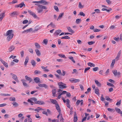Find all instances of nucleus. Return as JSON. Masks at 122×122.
Instances as JSON below:
<instances>
[{"instance_id":"nucleus-25","label":"nucleus","mask_w":122,"mask_h":122,"mask_svg":"<svg viewBox=\"0 0 122 122\" xmlns=\"http://www.w3.org/2000/svg\"><path fill=\"white\" fill-rule=\"evenodd\" d=\"M50 100L52 103L54 104H57V102L56 101V100L53 99H50Z\"/></svg>"},{"instance_id":"nucleus-37","label":"nucleus","mask_w":122,"mask_h":122,"mask_svg":"<svg viewBox=\"0 0 122 122\" xmlns=\"http://www.w3.org/2000/svg\"><path fill=\"white\" fill-rule=\"evenodd\" d=\"M50 25H51L52 27H55V25L53 24L52 22H51L50 24L47 25V27H48Z\"/></svg>"},{"instance_id":"nucleus-8","label":"nucleus","mask_w":122,"mask_h":122,"mask_svg":"<svg viewBox=\"0 0 122 122\" xmlns=\"http://www.w3.org/2000/svg\"><path fill=\"white\" fill-rule=\"evenodd\" d=\"M38 86L41 87H44L45 89H47L48 88V86L45 84H39Z\"/></svg>"},{"instance_id":"nucleus-48","label":"nucleus","mask_w":122,"mask_h":122,"mask_svg":"<svg viewBox=\"0 0 122 122\" xmlns=\"http://www.w3.org/2000/svg\"><path fill=\"white\" fill-rule=\"evenodd\" d=\"M80 15L81 16H85V15L81 11L79 13V14L78 15Z\"/></svg>"},{"instance_id":"nucleus-3","label":"nucleus","mask_w":122,"mask_h":122,"mask_svg":"<svg viewBox=\"0 0 122 122\" xmlns=\"http://www.w3.org/2000/svg\"><path fill=\"white\" fill-rule=\"evenodd\" d=\"M31 100L33 101L35 103L39 105H42L45 104V102L42 101H37V99L35 98H33L30 99Z\"/></svg>"},{"instance_id":"nucleus-30","label":"nucleus","mask_w":122,"mask_h":122,"mask_svg":"<svg viewBox=\"0 0 122 122\" xmlns=\"http://www.w3.org/2000/svg\"><path fill=\"white\" fill-rule=\"evenodd\" d=\"M78 7L80 9H82L84 7V6L82 5L81 2H79L78 5Z\"/></svg>"},{"instance_id":"nucleus-46","label":"nucleus","mask_w":122,"mask_h":122,"mask_svg":"<svg viewBox=\"0 0 122 122\" xmlns=\"http://www.w3.org/2000/svg\"><path fill=\"white\" fill-rule=\"evenodd\" d=\"M16 13L15 12H14L10 13V16L11 17L13 16L14 15L16 14Z\"/></svg>"},{"instance_id":"nucleus-6","label":"nucleus","mask_w":122,"mask_h":122,"mask_svg":"<svg viewBox=\"0 0 122 122\" xmlns=\"http://www.w3.org/2000/svg\"><path fill=\"white\" fill-rule=\"evenodd\" d=\"M40 4H43L44 5H47L49 4V2L45 0H41L39 1Z\"/></svg>"},{"instance_id":"nucleus-26","label":"nucleus","mask_w":122,"mask_h":122,"mask_svg":"<svg viewBox=\"0 0 122 122\" xmlns=\"http://www.w3.org/2000/svg\"><path fill=\"white\" fill-rule=\"evenodd\" d=\"M67 28L69 32L72 33H74V31L72 30L70 27H67Z\"/></svg>"},{"instance_id":"nucleus-55","label":"nucleus","mask_w":122,"mask_h":122,"mask_svg":"<svg viewBox=\"0 0 122 122\" xmlns=\"http://www.w3.org/2000/svg\"><path fill=\"white\" fill-rule=\"evenodd\" d=\"M107 85H108L110 86H112L113 87L114 86V85L113 84L109 82L107 83Z\"/></svg>"},{"instance_id":"nucleus-45","label":"nucleus","mask_w":122,"mask_h":122,"mask_svg":"<svg viewBox=\"0 0 122 122\" xmlns=\"http://www.w3.org/2000/svg\"><path fill=\"white\" fill-rule=\"evenodd\" d=\"M95 43V41H91L90 42H88V43L89 45H91L94 44Z\"/></svg>"},{"instance_id":"nucleus-18","label":"nucleus","mask_w":122,"mask_h":122,"mask_svg":"<svg viewBox=\"0 0 122 122\" xmlns=\"http://www.w3.org/2000/svg\"><path fill=\"white\" fill-rule=\"evenodd\" d=\"M95 83L97 85V86L99 87H100L101 86V84L99 82H98L97 80H95Z\"/></svg>"},{"instance_id":"nucleus-16","label":"nucleus","mask_w":122,"mask_h":122,"mask_svg":"<svg viewBox=\"0 0 122 122\" xmlns=\"http://www.w3.org/2000/svg\"><path fill=\"white\" fill-rule=\"evenodd\" d=\"M5 13H3L0 14V21H1L3 18L5 17Z\"/></svg>"},{"instance_id":"nucleus-28","label":"nucleus","mask_w":122,"mask_h":122,"mask_svg":"<svg viewBox=\"0 0 122 122\" xmlns=\"http://www.w3.org/2000/svg\"><path fill=\"white\" fill-rule=\"evenodd\" d=\"M35 51H36V54L37 55V56H39L41 55V53H40V51H39V50H38L37 49H36Z\"/></svg>"},{"instance_id":"nucleus-20","label":"nucleus","mask_w":122,"mask_h":122,"mask_svg":"<svg viewBox=\"0 0 122 122\" xmlns=\"http://www.w3.org/2000/svg\"><path fill=\"white\" fill-rule=\"evenodd\" d=\"M29 60V57L28 56H26L25 59V61L24 62V65L25 66H26V65L27 63L28 62Z\"/></svg>"},{"instance_id":"nucleus-62","label":"nucleus","mask_w":122,"mask_h":122,"mask_svg":"<svg viewBox=\"0 0 122 122\" xmlns=\"http://www.w3.org/2000/svg\"><path fill=\"white\" fill-rule=\"evenodd\" d=\"M3 64L6 67H7L8 66L7 63L6 62H5V63H4Z\"/></svg>"},{"instance_id":"nucleus-2","label":"nucleus","mask_w":122,"mask_h":122,"mask_svg":"<svg viewBox=\"0 0 122 122\" xmlns=\"http://www.w3.org/2000/svg\"><path fill=\"white\" fill-rule=\"evenodd\" d=\"M37 6L38 7H37V10L38 13L42 12L43 11V9L46 10L47 9L46 6L41 5H38Z\"/></svg>"},{"instance_id":"nucleus-47","label":"nucleus","mask_w":122,"mask_h":122,"mask_svg":"<svg viewBox=\"0 0 122 122\" xmlns=\"http://www.w3.org/2000/svg\"><path fill=\"white\" fill-rule=\"evenodd\" d=\"M54 8L55 10L57 11H59V9L58 7L56 6H54Z\"/></svg>"},{"instance_id":"nucleus-32","label":"nucleus","mask_w":122,"mask_h":122,"mask_svg":"<svg viewBox=\"0 0 122 122\" xmlns=\"http://www.w3.org/2000/svg\"><path fill=\"white\" fill-rule=\"evenodd\" d=\"M15 107H17L19 105V104L16 102H14L12 103Z\"/></svg>"},{"instance_id":"nucleus-57","label":"nucleus","mask_w":122,"mask_h":122,"mask_svg":"<svg viewBox=\"0 0 122 122\" xmlns=\"http://www.w3.org/2000/svg\"><path fill=\"white\" fill-rule=\"evenodd\" d=\"M20 54L21 55V57H22L24 56V51H22L20 52Z\"/></svg>"},{"instance_id":"nucleus-35","label":"nucleus","mask_w":122,"mask_h":122,"mask_svg":"<svg viewBox=\"0 0 122 122\" xmlns=\"http://www.w3.org/2000/svg\"><path fill=\"white\" fill-rule=\"evenodd\" d=\"M34 73L36 74H41V72L39 70H36L35 71Z\"/></svg>"},{"instance_id":"nucleus-60","label":"nucleus","mask_w":122,"mask_h":122,"mask_svg":"<svg viewBox=\"0 0 122 122\" xmlns=\"http://www.w3.org/2000/svg\"><path fill=\"white\" fill-rule=\"evenodd\" d=\"M90 69V67H87L85 69V71H84V72L85 73H86V71L89 69Z\"/></svg>"},{"instance_id":"nucleus-56","label":"nucleus","mask_w":122,"mask_h":122,"mask_svg":"<svg viewBox=\"0 0 122 122\" xmlns=\"http://www.w3.org/2000/svg\"><path fill=\"white\" fill-rule=\"evenodd\" d=\"M94 11H95V12H96L97 13H100V10L99 9H95L94 10Z\"/></svg>"},{"instance_id":"nucleus-9","label":"nucleus","mask_w":122,"mask_h":122,"mask_svg":"<svg viewBox=\"0 0 122 122\" xmlns=\"http://www.w3.org/2000/svg\"><path fill=\"white\" fill-rule=\"evenodd\" d=\"M70 81L71 82H79L80 81V80L79 79H76L74 78H72L70 79Z\"/></svg>"},{"instance_id":"nucleus-31","label":"nucleus","mask_w":122,"mask_h":122,"mask_svg":"<svg viewBox=\"0 0 122 122\" xmlns=\"http://www.w3.org/2000/svg\"><path fill=\"white\" fill-rule=\"evenodd\" d=\"M47 67V66H46V67H45L44 66H41V68H42L44 70V71H46L47 72H48L49 71V70H48L47 69H46V68Z\"/></svg>"},{"instance_id":"nucleus-64","label":"nucleus","mask_w":122,"mask_h":122,"mask_svg":"<svg viewBox=\"0 0 122 122\" xmlns=\"http://www.w3.org/2000/svg\"><path fill=\"white\" fill-rule=\"evenodd\" d=\"M28 22V21L27 20H24L23 22V24H26Z\"/></svg>"},{"instance_id":"nucleus-24","label":"nucleus","mask_w":122,"mask_h":122,"mask_svg":"<svg viewBox=\"0 0 122 122\" xmlns=\"http://www.w3.org/2000/svg\"><path fill=\"white\" fill-rule=\"evenodd\" d=\"M41 28V27L39 26H36L35 28V30H34V31H37L39 30Z\"/></svg>"},{"instance_id":"nucleus-61","label":"nucleus","mask_w":122,"mask_h":122,"mask_svg":"<svg viewBox=\"0 0 122 122\" xmlns=\"http://www.w3.org/2000/svg\"><path fill=\"white\" fill-rule=\"evenodd\" d=\"M98 69V67H96L93 68V70L94 71H97Z\"/></svg>"},{"instance_id":"nucleus-22","label":"nucleus","mask_w":122,"mask_h":122,"mask_svg":"<svg viewBox=\"0 0 122 122\" xmlns=\"http://www.w3.org/2000/svg\"><path fill=\"white\" fill-rule=\"evenodd\" d=\"M115 110L118 113L120 114H122V112L121 111L120 109L118 108H115Z\"/></svg>"},{"instance_id":"nucleus-13","label":"nucleus","mask_w":122,"mask_h":122,"mask_svg":"<svg viewBox=\"0 0 122 122\" xmlns=\"http://www.w3.org/2000/svg\"><path fill=\"white\" fill-rule=\"evenodd\" d=\"M25 78L27 80L29 81V83H30L32 81V79L30 77H28L27 76H25Z\"/></svg>"},{"instance_id":"nucleus-63","label":"nucleus","mask_w":122,"mask_h":122,"mask_svg":"<svg viewBox=\"0 0 122 122\" xmlns=\"http://www.w3.org/2000/svg\"><path fill=\"white\" fill-rule=\"evenodd\" d=\"M115 18L116 19L118 20L121 18V16L117 15L115 16Z\"/></svg>"},{"instance_id":"nucleus-5","label":"nucleus","mask_w":122,"mask_h":122,"mask_svg":"<svg viewBox=\"0 0 122 122\" xmlns=\"http://www.w3.org/2000/svg\"><path fill=\"white\" fill-rule=\"evenodd\" d=\"M113 73L115 76L119 75L120 74V72H117V71L116 70H114L112 71Z\"/></svg>"},{"instance_id":"nucleus-40","label":"nucleus","mask_w":122,"mask_h":122,"mask_svg":"<svg viewBox=\"0 0 122 122\" xmlns=\"http://www.w3.org/2000/svg\"><path fill=\"white\" fill-rule=\"evenodd\" d=\"M48 42V40L47 39H44L43 41V43H44L46 45L47 44Z\"/></svg>"},{"instance_id":"nucleus-34","label":"nucleus","mask_w":122,"mask_h":122,"mask_svg":"<svg viewBox=\"0 0 122 122\" xmlns=\"http://www.w3.org/2000/svg\"><path fill=\"white\" fill-rule=\"evenodd\" d=\"M88 64L89 66L91 67L93 66L94 67L95 66V65L94 64L91 62L88 63Z\"/></svg>"},{"instance_id":"nucleus-10","label":"nucleus","mask_w":122,"mask_h":122,"mask_svg":"<svg viewBox=\"0 0 122 122\" xmlns=\"http://www.w3.org/2000/svg\"><path fill=\"white\" fill-rule=\"evenodd\" d=\"M55 105L56 109L57 110L58 112L59 113V114H60L61 110L59 105L57 104H56Z\"/></svg>"},{"instance_id":"nucleus-50","label":"nucleus","mask_w":122,"mask_h":122,"mask_svg":"<svg viewBox=\"0 0 122 122\" xmlns=\"http://www.w3.org/2000/svg\"><path fill=\"white\" fill-rule=\"evenodd\" d=\"M113 39L116 41H120V39L119 37H114Z\"/></svg>"},{"instance_id":"nucleus-42","label":"nucleus","mask_w":122,"mask_h":122,"mask_svg":"<svg viewBox=\"0 0 122 122\" xmlns=\"http://www.w3.org/2000/svg\"><path fill=\"white\" fill-rule=\"evenodd\" d=\"M115 59L113 60L112 61V62L111 65V66L112 67L114 66V65L115 63Z\"/></svg>"},{"instance_id":"nucleus-53","label":"nucleus","mask_w":122,"mask_h":122,"mask_svg":"<svg viewBox=\"0 0 122 122\" xmlns=\"http://www.w3.org/2000/svg\"><path fill=\"white\" fill-rule=\"evenodd\" d=\"M106 99L107 101H112V100L110 98L108 97H106Z\"/></svg>"},{"instance_id":"nucleus-39","label":"nucleus","mask_w":122,"mask_h":122,"mask_svg":"<svg viewBox=\"0 0 122 122\" xmlns=\"http://www.w3.org/2000/svg\"><path fill=\"white\" fill-rule=\"evenodd\" d=\"M116 28V27L114 25H112L110 26V29L111 30L115 29Z\"/></svg>"},{"instance_id":"nucleus-29","label":"nucleus","mask_w":122,"mask_h":122,"mask_svg":"<svg viewBox=\"0 0 122 122\" xmlns=\"http://www.w3.org/2000/svg\"><path fill=\"white\" fill-rule=\"evenodd\" d=\"M81 21V19H76V23L77 24L80 23Z\"/></svg>"},{"instance_id":"nucleus-54","label":"nucleus","mask_w":122,"mask_h":122,"mask_svg":"<svg viewBox=\"0 0 122 122\" xmlns=\"http://www.w3.org/2000/svg\"><path fill=\"white\" fill-rule=\"evenodd\" d=\"M23 5L25 6V5L24 4V3L22 2L19 5V6L21 8L22 7Z\"/></svg>"},{"instance_id":"nucleus-33","label":"nucleus","mask_w":122,"mask_h":122,"mask_svg":"<svg viewBox=\"0 0 122 122\" xmlns=\"http://www.w3.org/2000/svg\"><path fill=\"white\" fill-rule=\"evenodd\" d=\"M31 64L33 66H35L36 64V63L35 61L33 60H31Z\"/></svg>"},{"instance_id":"nucleus-17","label":"nucleus","mask_w":122,"mask_h":122,"mask_svg":"<svg viewBox=\"0 0 122 122\" xmlns=\"http://www.w3.org/2000/svg\"><path fill=\"white\" fill-rule=\"evenodd\" d=\"M33 29L32 28H30L29 29H28L26 30H25L24 31L22 32L23 33H24L25 32H26L27 33L28 32H31L32 31Z\"/></svg>"},{"instance_id":"nucleus-4","label":"nucleus","mask_w":122,"mask_h":122,"mask_svg":"<svg viewBox=\"0 0 122 122\" xmlns=\"http://www.w3.org/2000/svg\"><path fill=\"white\" fill-rule=\"evenodd\" d=\"M58 83L59 86V88H60L62 89L66 87L65 86L66 84L61 82H60Z\"/></svg>"},{"instance_id":"nucleus-41","label":"nucleus","mask_w":122,"mask_h":122,"mask_svg":"<svg viewBox=\"0 0 122 122\" xmlns=\"http://www.w3.org/2000/svg\"><path fill=\"white\" fill-rule=\"evenodd\" d=\"M10 101H15V99L14 97H10Z\"/></svg>"},{"instance_id":"nucleus-1","label":"nucleus","mask_w":122,"mask_h":122,"mask_svg":"<svg viewBox=\"0 0 122 122\" xmlns=\"http://www.w3.org/2000/svg\"><path fill=\"white\" fill-rule=\"evenodd\" d=\"M13 32L12 30H10L8 31L4 35L5 36H7L6 40L7 41H9L13 38Z\"/></svg>"},{"instance_id":"nucleus-52","label":"nucleus","mask_w":122,"mask_h":122,"mask_svg":"<svg viewBox=\"0 0 122 122\" xmlns=\"http://www.w3.org/2000/svg\"><path fill=\"white\" fill-rule=\"evenodd\" d=\"M107 110L108 111L111 112H114V110L113 109H111L109 108H107Z\"/></svg>"},{"instance_id":"nucleus-38","label":"nucleus","mask_w":122,"mask_h":122,"mask_svg":"<svg viewBox=\"0 0 122 122\" xmlns=\"http://www.w3.org/2000/svg\"><path fill=\"white\" fill-rule=\"evenodd\" d=\"M35 45L36 47L38 48H40V47L39 44L37 43H35Z\"/></svg>"},{"instance_id":"nucleus-44","label":"nucleus","mask_w":122,"mask_h":122,"mask_svg":"<svg viewBox=\"0 0 122 122\" xmlns=\"http://www.w3.org/2000/svg\"><path fill=\"white\" fill-rule=\"evenodd\" d=\"M61 39H70V37L69 36H65L64 37H62L61 38Z\"/></svg>"},{"instance_id":"nucleus-51","label":"nucleus","mask_w":122,"mask_h":122,"mask_svg":"<svg viewBox=\"0 0 122 122\" xmlns=\"http://www.w3.org/2000/svg\"><path fill=\"white\" fill-rule=\"evenodd\" d=\"M27 101L28 102H30L31 103V105H33V103H34L31 100L29 99H28Z\"/></svg>"},{"instance_id":"nucleus-59","label":"nucleus","mask_w":122,"mask_h":122,"mask_svg":"<svg viewBox=\"0 0 122 122\" xmlns=\"http://www.w3.org/2000/svg\"><path fill=\"white\" fill-rule=\"evenodd\" d=\"M16 56H13V55H11L10 57L9 58L10 59L11 58H12L13 59H14L15 58H16Z\"/></svg>"},{"instance_id":"nucleus-36","label":"nucleus","mask_w":122,"mask_h":122,"mask_svg":"<svg viewBox=\"0 0 122 122\" xmlns=\"http://www.w3.org/2000/svg\"><path fill=\"white\" fill-rule=\"evenodd\" d=\"M99 90L98 89H96L95 90V93L98 95H99Z\"/></svg>"},{"instance_id":"nucleus-12","label":"nucleus","mask_w":122,"mask_h":122,"mask_svg":"<svg viewBox=\"0 0 122 122\" xmlns=\"http://www.w3.org/2000/svg\"><path fill=\"white\" fill-rule=\"evenodd\" d=\"M61 30H56L54 33V35L56 36L58 35L61 32Z\"/></svg>"},{"instance_id":"nucleus-14","label":"nucleus","mask_w":122,"mask_h":122,"mask_svg":"<svg viewBox=\"0 0 122 122\" xmlns=\"http://www.w3.org/2000/svg\"><path fill=\"white\" fill-rule=\"evenodd\" d=\"M21 81L22 82L23 85L26 87H28V85L25 82V80H21Z\"/></svg>"},{"instance_id":"nucleus-7","label":"nucleus","mask_w":122,"mask_h":122,"mask_svg":"<svg viewBox=\"0 0 122 122\" xmlns=\"http://www.w3.org/2000/svg\"><path fill=\"white\" fill-rule=\"evenodd\" d=\"M28 12L30 15H32L35 18H38V17H37L35 13L32 12L31 11L29 10L28 11Z\"/></svg>"},{"instance_id":"nucleus-11","label":"nucleus","mask_w":122,"mask_h":122,"mask_svg":"<svg viewBox=\"0 0 122 122\" xmlns=\"http://www.w3.org/2000/svg\"><path fill=\"white\" fill-rule=\"evenodd\" d=\"M15 49V47L13 45L10 46L9 49V52H11L13 51Z\"/></svg>"},{"instance_id":"nucleus-27","label":"nucleus","mask_w":122,"mask_h":122,"mask_svg":"<svg viewBox=\"0 0 122 122\" xmlns=\"http://www.w3.org/2000/svg\"><path fill=\"white\" fill-rule=\"evenodd\" d=\"M53 96L54 97L55 96V94L56 93V90L55 89H53L52 90Z\"/></svg>"},{"instance_id":"nucleus-23","label":"nucleus","mask_w":122,"mask_h":122,"mask_svg":"<svg viewBox=\"0 0 122 122\" xmlns=\"http://www.w3.org/2000/svg\"><path fill=\"white\" fill-rule=\"evenodd\" d=\"M77 120V117L76 114L75 112V114L74 117V122H76Z\"/></svg>"},{"instance_id":"nucleus-15","label":"nucleus","mask_w":122,"mask_h":122,"mask_svg":"<svg viewBox=\"0 0 122 122\" xmlns=\"http://www.w3.org/2000/svg\"><path fill=\"white\" fill-rule=\"evenodd\" d=\"M12 78L14 80L16 81L17 82H19V81L18 79L17 76L15 75H13Z\"/></svg>"},{"instance_id":"nucleus-49","label":"nucleus","mask_w":122,"mask_h":122,"mask_svg":"<svg viewBox=\"0 0 122 122\" xmlns=\"http://www.w3.org/2000/svg\"><path fill=\"white\" fill-rule=\"evenodd\" d=\"M69 58L74 63H75V61L73 59V58L72 56H69Z\"/></svg>"},{"instance_id":"nucleus-58","label":"nucleus","mask_w":122,"mask_h":122,"mask_svg":"<svg viewBox=\"0 0 122 122\" xmlns=\"http://www.w3.org/2000/svg\"><path fill=\"white\" fill-rule=\"evenodd\" d=\"M106 1L109 4H111L112 2L109 0H106Z\"/></svg>"},{"instance_id":"nucleus-21","label":"nucleus","mask_w":122,"mask_h":122,"mask_svg":"<svg viewBox=\"0 0 122 122\" xmlns=\"http://www.w3.org/2000/svg\"><path fill=\"white\" fill-rule=\"evenodd\" d=\"M35 82L36 83H38L40 81V79L38 77H35L34 78Z\"/></svg>"},{"instance_id":"nucleus-19","label":"nucleus","mask_w":122,"mask_h":122,"mask_svg":"<svg viewBox=\"0 0 122 122\" xmlns=\"http://www.w3.org/2000/svg\"><path fill=\"white\" fill-rule=\"evenodd\" d=\"M64 15L63 13H61L59 15L58 18L57 19V20H60L61 18H62Z\"/></svg>"},{"instance_id":"nucleus-43","label":"nucleus","mask_w":122,"mask_h":122,"mask_svg":"<svg viewBox=\"0 0 122 122\" xmlns=\"http://www.w3.org/2000/svg\"><path fill=\"white\" fill-rule=\"evenodd\" d=\"M58 56L61 57H63L65 58H66V57L64 55L62 54H58Z\"/></svg>"}]
</instances>
